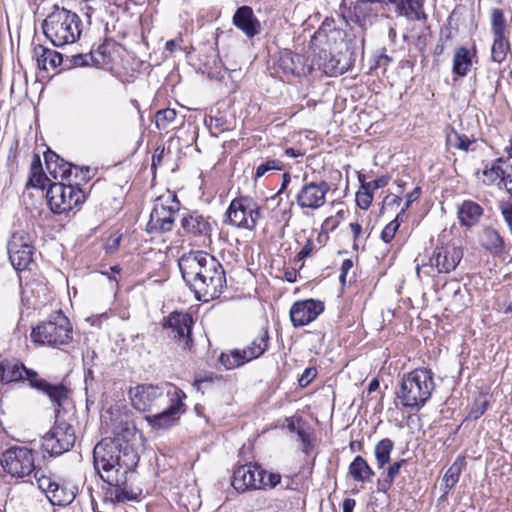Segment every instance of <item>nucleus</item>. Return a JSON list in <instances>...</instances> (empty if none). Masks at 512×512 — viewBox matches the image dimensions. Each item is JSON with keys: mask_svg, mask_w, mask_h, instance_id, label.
I'll return each instance as SVG.
<instances>
[{"mask_svg": "<svg viewBox=\"0 0 512 512\" xmlns=\"http://www.w3.org/2000/svg\"><path fill=\"white\" fill-rule=\"evenodd\" d=\"M134 435V428L120 426L113 437L102 439L94 447V468L110 486L105 492V501L124 503L138 496L128 484V475L138 462L137 452L130 443Z\"/></svg>", "mask_w": 512, "mask_h": 512, "instance_id": "f257e3e1", "label": "nucleus"}, {"mask_svg": "<svg viewBox=\"0 0 512 512\" xmlns=\"http://www.w3.org/2000/svg\"><path fill=\"white\" fill-rule=\"evenodd\" d=\"M182 278L197 300L217 299L226 288V274L222 264L210 253L191 251L178 260Z\"/></svg>", "mask_w": 512, "mask_h": 512, "instance_id": "f03ea898", "label": "nucleus"}, {"mask_svg": "<svg viewBox=\"0 0 512 512\" xmlns=\"http://www.w3.org/2000/svg\"><path fill=\"white\" fill-rule=\"evenodd\" d=\"M22 380L28 381L31 388L46 394L58 407L63 406L68 398V389L63 384H50L40 378L36 371L26 368L22 362L16 359L0 360L1 383L7 384Z\"/></svg>", "mask_w": 512, "mask_h": 512, "instance_id": "7ed1b4c3", "label": "nucleus"}, {"mask_svg": "<svg viewBox=\"0 0 512 512\" xmlns=\"http://www.w3.org/2000/svg\"><path fill=\"white\" fill-rule=\"evenodd\" d=\"M434 389L431 369L417 368L402 376L396 397L404 409L417 412L429 401Z\"/></svg>", "mask_w": 512, "mask_h": 512, "instance_id": "20e7f679", "label": "nucleus"}, {"mask_svg": "<svg viewBox=\"0 0 512 512\" xmlns=\"http://www.w3.org/2000/svg\"><path fill=\"white\" fill-rule=\"evenodd\" d=\"M80 23L81 20L76 13L54 5L42 23V29L54 46L63 47L76 42L80 37Z\"/></svg>", "mask_w": 512, "mask_h": 512, "instance_id": "39448f33", "label": "nucleus"}, {"mask_svg": "<svg viewBox=\"0 0 512 512\" xmlns=\"http://www.w3.org/2000/svg\"><path fill=\"white\" fill-rule=\"evenodd\" d=\"M72 334L73 329L70 320L59 310L32 329L31 339L41 345L58 347L70 343Z\"/></svg>", "mask_w": 512, "mask_h": 512, "instance_id": "423d86ee", "label": "nucleus"}, {"mask_svg": "<svg viewBox=\"0 0 512 512\" xmlns=\"http://www.w3.org/2000/svg\"><path fill=\"white\" fill-rule=\"evenodd\" d=\"M180 206L181 204L176 194L170 191L157 197L147 223V232L150 234H162L171 231Z\"/></svg>", "mask_w": 512, "mask_h": 512, "instance_id": "0eeeda50", "label": "nucleus"}, {"mask_svg": "<svg viewBox=\"0 0 512 512\" xmlns=\"http://www.w3.org/2000/svg\"><path fill=\"white\" fill-rule=\"evenodd\" d=\"M168 388V404L161 410L154 411V414L145 416L148 425L154 430L169 429L176 425L180 416L185 412L183 400L186 398L185 393L172 384H166Z\"/></svg>", "mask_w": 512, "mask_h": 512, "instance_id": "6e6552de", "label": "nucleus"}, {"mask_svg": "<svg viewBox=\"0 0 512 512\" xmlns=\"http://www.w3.org/2000/svg\"><path fill=\"white\" fill-rule=\"evenodd\" d=\"M130 399L132 406L140 412L153 413L159 411L166 404L170 396H168V388L153 384H142L130 389Z\"/></svg>", "mask_w": 512, "mask_h": 512, "instance_id": "1a4fd4ad", "label": "nucleus"}, {"mask_svg": "<svg viewBox=\"0 0 512 512\" xmlns=\"http://www.w3.org/2000/svg\"><path fill=\"white\" fill-rule=\"evenodd\" d=\"M260 206L249 196L233 199L226 211V223L237 228L253 230L260 219Z\"/></svg>", "mask_w": 512, "mask_h": 512, "instance_id": "9d476101", "label": "nucleus"}, {"mask_svg": "<svg viewBox=\"0 0 512 512\" xmlns=\"http://www.w3.org/2000/svg\"><path fill=\"white\" fill-rule=\"evenodd\" d=\"M47 200L52 212L63 214L84 202V192L77 185L53 183L47 190Z\"/></svg>", "mask_w": 512, "mask_h": 512, "instance_id": "9b49d317", "label": "nucleus"}, {"mask_svg": "<svg viewBox=\"0 0 512 512\" xmlns=\"http://www.w3.org/2000/svg\"><path fill=\"white\" fill-rule=\"evenodd\" d=\"M76 441L73 426L66 421L57 420L42 437L41 448L51 456H60L71 450Z\"/></svg>", "mask_w": 512, "mask_h": 512, "instance_id": "f8f14e48", "label": "nucleus"}, {"mask_svg": "<svg viewBox=\"0 0 512 512\" xmlns=\"http://www.w3.org/2000/svg\"><path fill=\"white\" fill-rule=\"evenodd\" d=\"M268 340V331L263 330L260 335L244 349H234L229 352L221 353L219 361L228 370L244 365L265 353L268 349Z\"/></svg>", "mask_w": 512, "mask_h": 512, "instance_id": "ddd939ff", "label": "nucleus"}, {"mask_svg": "<svg viewBox=\"0 0 512 512\" xmlns=\"http://www.w3.org/2000/svg\"><path fill=\"white\" fill-rule=\"evenodd\" d=\"M0 463L6 473L16 478H23L35 471L32 450L25 446H13L3 454Z\"/></svg>", "mask_w": 512, "mask_h": 512, "instance_id": "4468645a", "label": "nucleus"}, {"mask_svg": "<svg viewBox=\"0 0 512 512\" xmlns=\"http://www.w3.org/2000/svg\"><path fill=\"white\" fill-rule=\"evenodd\" d=\"M192 326V316L183 312L171 313L163 323V328L168 331V337L175 341L183 350L188 351H191L194 345Z\"/></svg>", "mask_w": 512, "mask_h": 512, "instance_id": "2eb2a0df", "label": "nucleus"}, {"mask_svg": "<svg viewBox=\"0 0 512 512\" xmlns=\"http://www.w3.org/2000/svg\"><path fill=\"white\" fill-rule=\"evenodd\" d=\"M7 249L9 260L16 270L30 269L33 263V246L28 233L24 231L13 233Z\"/></svg>", "mask_w": 512, "mask_h": 512, "instance_id": "dca6fc26", "label": "nucleus"}, {"mask_svg": "<svg viewBox=\"0 0 512 512\" xmlns=\"http://www.w3.org/2000/svg\"><path fill=\"white\" fill-rule=\"evenodd\" d=\"M266 471L256 464H245L238 467L232 478V486L238 492L262 489Z\"/></svg>", "mask_w": 512, "mask_h": 512, "instance_id": "f3484780", "label": "nucleus"}, {"mask_svg": "<svg viewBox=\"0 0 512 512\" xmlns=\"http://www.w3.org/2000/svg\"><path fill=\"white\" fill-rule=\"evenodd\" d=\"M463 258V250L455 244L437 246L430 257V266L435 267L439 273L454 271Z\"/></svg>", "mask_w": 512, "mask_h": 512, "instance_id": "a211bd4d", "label": "nucleus"}, {"mask_svg": "<svg viewBox=\"0 0 512 512\" xmlns=\"http://www.w3.org/2000/svg\"><path fill=\"white\" fill-rule=\"evenodd\" d=\"M324 308V303L320 300L297 301L290 308V320L294 327H303L313 322L324 311Z\"/></svg>", "mask_w": 512, "mask_h": 512, "instance_id": "6ab92c4d", "label": "nucleus"}, {"mask_svg": "<svg viewBox=\"0 0 512 512\" xmlns=\"http://www.w3.org/2000/svg\"><path fill=\"white\" fill-rule=\"evenodd\" d=\"M329 190L325 181L305 183L296 195L297 204L301 208L318 209L325 204Z\"/></svg>", "mask_w": 512, "mask_h": 512, "instance_id": "aec40b11", "label": "nucleus"}, {"mask_svg": "<svg viewBox=\"0 0 512 512\" xmlns=\"http://www.w3.org/2000/svg\"><path fill=\"white\" fill-rule=\"evenodd\" d=\"M278 66L286 75L303 77L311 74L313 67L304 55L284 51L278 59Z\"/></svg>", "mask_w": 512, "mask_h": 512, "instance_id": "412c9836", "label": "nucleus"}, {"mask_svg": "<svg viewBox=\"0 0 512 512\" xmlns=\"http://www.w3.org/2000/svg\"><path fill=\"white\" fill-rule=\"evenodd\" d=\"M181 226L185 235L193 238L202 239L205 244L206 239L210 238L212 227L209 221L198 213H192L182 218Z\"/></svg>", "mask_w": 512, "mask_h": 512, "instance_id": "4be33fe9", "label": "nucleus"}, {"mask_svg": "<svg viewBox=\"0 0 512 512\" xmlns=\"http://www.w3.org/2000/svg\"><path fill=\"white\" fill-rule=\"evenodd\" d=\"M316 62L319 69L330 76L341 75L348 69V63L343 60L342 55L325 48L319 49L316 54Z\"/></svg>", "mask_w": 512, "mask_h": 512, "instance_id": "5701e85b", "label": "nucleus"}, {"mask_svg": "<svg viewBox=\"0 0 512 512\" xmlns=\"http://www.w3.org/2000/svg\"><path fill=\"white\" fill-rule=\"evenodd\" d=\"M483 214V207L473 200H464L457 205V219L463 228L471 229L477 226Z\"/></svg>", "mask_w": 512, "mask_h": 512, "instance_id": "b1692460", "label": "nucleus"}, {"mask_svg": "<svg viewBox=\"0 0 512 512\" xmlns=\"http://www.w3.org/2000/svg\"><path fill=\"white\" fill-rule=\"evenodd\" d=\"M233 24L249 38L254 37L261 31V24L253 9L249 6L244 5L236 10L233 16Z\"/></svg>", "mask_w": 512, "mask_h": 512, "instance_id": "393cba45", "label": "nucleus"}, {"mask_svg": "<svg viewBox=\"0 0 512 512\" xmlns=\"http://www.w3.org/2000/svg\"><path fill=\"white\" fill-rule=\"evenodd\" d=\"M82 115L84 122L94 128H101L104 124L103 105L95 95H86L82 102Z\"/></svg>", "mask_w": 512, "mask_h": 512, "instance_id": "a878e982", "label": "nucleus"}, {"mask_svg": "<svg viewBox=\"0 0 512 512\" xmlns=\"http://www.w3.org/2000/svg\"><path fill=\"white\" fill-rule=\"evenodd\" d=\"M44 159L48 173L55 180H67L71 176L72 170L78 171L77 166L66 162L59 155L50 150L44 154Z\"/></svg>", "mask_w": 512, "mask_h": 512, "instance_id": "bb28decb", "label": "nucleus"}, {"mask_svg": "<svg viewBox=\"0 0 512 512\" xmlns=\"http://www.w3.org/2000/svg\"><path fill=\"white\" fill-rule=\"evenodd\" d=\"M394 5L397 16H404L411 21H425V0H388Z\"/></svg>", "mask_w": 512, "mask_h": 512, "instance_id": "cd10ccee", "label": "nucleus"}, {"mask_svg": "<svg viewBox=\"0 0 512 512\" xmlns=\"http://www.w3.org/2000/svg\"><path fill=\"white\" fill-rule=\"evenodd\" d=\"M479 243L485 250L493 255H500L504 252V239L494 228H483L479 234Z\"/></svg>", "mask_w": 512, "mask_h": 512, "instance_id": "c85d7f7f", "label": "nucleus"}, {"mask_svg": "<svg viewBox=\"0 0 512 512\" xmlns=\"http://www.w3.org/2000/svg\"><path fill=\"white\" fill-rule=\"evenodd\" d=\"M33 53L38 67L42 70L48 71L50 68L54 69L62 63V55L60 53L46 48L43 45L35 46Z\"/></svg>", "mask_w": 512, "mask_h": 512, "instance_id": "c756f323", "label": "nucleus"}, {"mask_svg": "<svg viewBox=\"0 0 512 512\" xmlns=\"http://www.w3.org/2000/svg\"><path fill=\"white\" fill-rule=\"evenodd\" d=\"M371 13L372 10L366 4L357 1L352 7L343 11L342 15L346 22H353L365 29L370 22Z\"/></svg>", "mask_w": 512, "mask_h": 512, "instance_id": "7c9ffc66", "label": "nucleus"}, {"mask_svg": "<svg viewBox=\"0 0 512 512\" xmlns=\"http://www.w3.org/2000/svg\"><path fill=\"white\" fill-rule=\"evenodd\" d=\"M349 475L357 482H369L374 475V471L368 462L360 455L356 456L348 468Z\"/></svg>", "mask_w": 512, "mask_h": 512, "instance_id": "2f4dec72", "label": "nucleus"}, {"mask_svg": "<svg viewBox=\"0 0 512 512\" xmlns=\"http://www.w3.org/2000/svg\"><path fill=\"white\" fill-rule=\"evenodd\" d=\"M471 66L472 57L470 55V51L464 46L457 48L453 57V73L460 77H464L469 73Z\"/></svg>", "mask_w": 512, "mask_h": 512, "instance_id": "473e14b6", "label": "nucleus"}, {"mask_svg": "<svg viewBox=\"0 0 512 512\" xmlns=\"http://www.w3.org/2000/svg\"><path fill=\"white\" fill-rule=\"evenodd\" d=\"M108 45L103 43L98 46L96 50L91 51L89 54L77 55L73 57V62L77 66H85L90 63L101 64L105 63Z\"/></svg>", "mask_w": 512, "mask_h": 512, "instance_id": "72a5a7b5", "label": "nucleus"}, {"mask_svg": "<svg viewBox=\"0 0 512 512\" xmlns=\"http://www.w3.org/2000/svg\"><path fill=\"white\" fill-rule=\"evenodd\" d=\"M394 444L389 438L380 440L374 448V456L377 462L378 468H383L390 462V455L393 450Z\"/></svg>", "mask_w": 512, "mask_h": 512, "instance_id": "f704fd0d", "label": "nucleus"}, {"mask_svg": "<svg viewBox=\"0 0 512 512\" xmlns=\"http://www.w3.org/2000/svg\"><path fill=\"white\" fill-rule=\"evenodd\" d=\"M474 142V138H470L465 134H460L453 128H451L450 132L446 135L447 145L458 150L467 152Z\"/></svg>", "mask_w": 512, "mask_h": 512, "instance_id": "c9c22d12", "label": "nucleus"}, {"mask_svg": "<svg viewBox=\"0 0 512 512\" xmlns=\"http://www.w3.org/2000/svg\"><path fill=\"white\" fill-rule=\"evenodd\" d=\"M47 498L53 505L66 506L73 501L74 494L56 483Z\"/></svg>", "mask_w": 512, "mask_h": 512, "instance_id": "e433bc0d", "label": "nucleus"}, {"mask_svg": "<svg viewBox=\"0 0 512 512\" xmlns=\"http://www.w3.org/2000/svg\"><path fill=\"white\" fill-rule=\"evenodd\" d=\"M46 176L42 172V165L39 155L35 154L30 167L29 182L32 187L44 188Z\"/></svg>", "mask_w": 512, "mask_h": 512, "instance_id": "4c0bfd02", "label": "nucleus"}, {"mask_svg": "<svg viewBox=\"0 0 512 512\" xmlns=\"http://www.w3.org/2000/svg\"><path fill=\"white\" fill-rule=\"evenodd\" d=\"M504 164H506V161L503 158H498L493 161L491 167L483 171V175L485 176L483 182L492 184L497 180H502V177H504Z\"/></svg>", "mask_w": 512, "mask_h": 512, "instance_id": "58836bf2", "label": "nucleus"}, {"mask_svg": "<svg viewBox=\"0 0 512 512\" xmlns=\"http://www.w3.org/2000/svg\"><path fill=\"white\" fill-rule=\"evenodd\" d=\"M509 51V42L505 36H495L491 49L493 61L501 63L505 60Z\"/></svg>", "mask_w": 512, "mask_h": 512, "instance_id": "ea45409f", "label": "nucleus"}, {"mask_svg": "<svg viewBox=\"0 0 512 512\" xmlns=\"http://www.w3.org/2000/svg\"><path fill=\"white\" fill-rule=\"evenodd\" d=\"M176 118L177 113L175 109L166 108L159 110L155 115L156 127L159 130H168Z\"/></svg>", "mask_w": 512, "mask_h": 512, "instance_id": "a19ab883", "label": "nucleus"}, {"mask_svg": "<svg viewBox=\"0 0 512 512\" xmlns=\"http://www.w3.org/2000/svg\"><path fill=\"white\" fill-rule=\"evenodd\" d=\"M461 465L453 463L443 476V491L447 494L459 481Z\"/></svg>", "mask_w": 512, "mask_h": 512, "instance_id": "79ce46f5", "label": "nucleus"}, {"mask_svg": "<svg viewBox=\"0 0 512 512\" xmlns=\"http://www.w3.org/2000/svg\"><path fill=\"white\" fill-rule=\"evenodd\" d=\"M491 29L494 33V36H505L506 19L504 12L499 8L492 9Z\"/></svg>", "mask_w": 512, "mask_h": 512, "instance_id": "37998d69", "label": "nucleus"}, {"mask_svg": "<svg viewBox=\"0 0 512 512\" xmlns=\"http://www.w3.org/2000/svg\"><path fill=\"white\" fill-rule=\"evenodd\" d=\"M373 200V194L364 184L361 185L359 191L356 193V203L358 207L367 210Z\"/></svg>", "mask_w": 512, "mask_h": 512, "instance_id": "c03bdc74", "label": "nucleus"}, {"mask_svg": "<svg viewBox=\"0 0 512 512\" xmlns=\"http://www.w3.org/2000/svg\"><path fill=\"white\" fill-rule=\"evenodd\" d=\"M33 472L38 487L46 494V496H48L56 482L52 481V479L49 476H46L41 470L35 469Z\"/></svg>", "mask_w": 512, "mask_h": 512, "instance_id": "a18cd8bd", "label": "nucleus"}, {"mask_svg": "<svg viewBox=\"0 0 512 512\" xmlns=\"http://www.w3.org/2000/svg\"><path fill=\"white\" fill-rule=\"evenodd\" d=\"M401 216L397 214L396 218L389 222L381 232V239L385 243H389L395 236L396 231L400 226L399 218Z\"/></svg>", "mask_w": 512, "mask_h": 512, "instance_id": "49530a36", "label": "nucleus"}, {"mask_svg": "<svg viewBox=\"0 0 512 512\" xmlns=\"http://www.w3.org/2000/svg\"><path fill=\"white\" fill-rule=\"evenodd\" d=\"M282 167H281V164L279 161L277 160H268L264 163H261L257 169H256V173H255V177L256 178H260L262 176H264L268 171H272V170H281Z\"/></svg>", "mask_w": 512, "mask_h": 512, "instance_id": "de8ad7c7", "label": "nucleus"}, {"mask_svg": "<svg viewBox=\"0 0 512 512\" xmlns=\"http://www.w3.org/2000/svg\"><path fill=\"white\" fill-rule=\"evenodd\" d=\"M316 250H318V249H317V246L314 243L313 239L308 238L305 245L295 256V261L301 262L304 258L311 256L314 253V251H316Z\"/></svg>", "mask_w": 512, "mask_h": 512, "instance_id": "09e8293b", "label": "nucleus"}, {"mask_svg": "<svg viewBox=\"0 0 512 512\" xmlns=\"http://www.w3.org/2000/svg\"><path fill=\"white\" fill-rule=\"evenodd\" d=\"M297 436H298V440L302 444V451L305 454H308L313 448L310 433L306 429L297 430Z\"/></svg>", "mask_w": 512, "mask_h": 512, "instance_id": "8fccbe9b", "label": "nucleus"}, {"mask_svg": "<svg viewBox=\"0 0 512 512\" xmlns=\"http://www.w3.org/2000/svg\"><path fill=\"white\" fill-rule=\"evenodd\" d=\"M317 370L314 367H308L306 368L300 378L298 379V384L300 387H306L308 386L311 381L316 377Z\"/></svg>", "mask_w": 512, "mask_h": 512, "instance_id": "3c124183", "label": "nucleus"}, {"mask_svg": "<svg viewBox=\"0 0 512 512\" xmlns=\"http://www.w3.org/2000/svg\"><path fill=\"white\" fill-rule=\"evenodd\" d=\"M451 39V31L446 29V31H441L439 42L435 46L434 55L440 56L443 54L445 50V43Z\"/></svg>", "mask_w": 512, "mask_h": 512, "instance_id": "603ef678", "label": "nucleus"}, {"mask_svg": "<svg viewBox=\"0 0 512 512\" xmlns=\"http://www.w3.org/2000/svg\"><path fill=\"white\" fill-rule=\"evenodd\" d=\"M406 463L405 459H401L400 461L394 462L392 465L388 467L386 471H384L382 474L386 476V478H389L390 480L394 481L395 477L399 474V471L401 467Z\"/></svg>", "mask_w": 512, "mask_h": 512, "instance_id": "864d4df0", "label": "nucleus"}, {"mask_svg": "<svg viewBox=\"0 0 512 512\" xmlns=\"http://www.w3.org/2000/svg\"><path fill=\"white\" fill-rule=\"evenodd\" d=\"M421 194L420 187H415L408 195H407V201L404 205V207L401 209V211L398 213L400 216L404 215L406 210L410 207V205L416 201Z\"/></svg>", "mask_w": 512, "mask_h": 512, "instance_id": "5fc2aeb1", "label": "nucleus"}, {"mask_svg": "<svg viewBox=\"0 0 512 512\" xmlns=\"http://www.w3.org/2000/svg\"><path fill=\"white\" fill-rule=\"evenodd\" d=\"M501 215L512 234V203L501 206Z\"/></svg>", "mask_w": 512, "mask_h": 512, "instance_id": "6e6d98bb", "label": "nucleus"}, {"mask_svg": "<svg viewBox=\"0 0 512 512\" xmlns=\"http://www.w3.org/2000/svg\"><path fill=\"white\" fill-rule=\"evenodd\" d=\"M280 480L281 476L279 474L266 472L262 489H265L267 487L274 488L277 484L280 483Z\"/></svg>", "mask_w": 512, "mask_h": 512, "instance_id": "4d7b16f0", "label": "nucleus"}, {"mask_svg": "<svg viewBox=\"0 0 512 512\" xmlns=\"http://www.w3.org/2000/svg\"><path fill=\"white\" fill-rule=\"evenodd\" d=\"M393 481L389 478H386L383 474L377 480V491L382 493H387L392 487Z\"/></svg>", "mask_w": 512, "mask_h": 512, "instance_id": "13d9d810", "label": "nucleus"}, {"mask_svg": "<svg viewBox=\"0 0 512 512\" xmlns=\"http://www.w3.org/2000/svg\"><path fill=\"white\" fill-rule=\"evenodd\" d=\"M207 123L210 128H215L218 131L225 129V119L222 116H211Z\"/></svg>", "mask_w": 512, "mask_h": 512, "instance_id": "bf43d9fd", "label": "nucleus"}, {"mask_svg": "<svg viewBox=\"0 0 512 512\" xmlns=\"http://www.w3.org/2000/svg\"><path fill=\"white\" fill-rule=\"evenodd\" d=\"M388 178L387 177H379L373 181H370L368 183H363L368 189H370L371 191L372 190H375V189H379V188H383L385 187L387 184H388Z\"/></svg>", "mask_w": 512, "mask_h": 512, "instance_id": "052dcab7", "label": "nucleus"}, {"mask_svg": "<svg viewBox=\"0 0 512 512\" xmlns=\"http://www.w3.org/2000/svg\"><path fill=\"white\" fill-rule=\"evenodd\" d=\"M506 299H505V313L512 315V285L508 286L505 289Z\"/></svg>", "mask_w": 512, "mask_h": 512, "instance_id": "680f3d73", "label": "nucleus"}, {"mask_svg": "<svg viewBox=\"0 0 512 512\" xmlns=\"http://www.w3.org/2000/svg\"><path fill=\"white\" fill-rule=\"evenodd\" d=\"M353 267V262L351 259H345L341 264V274L339 279L341 282H345L346 275L348 271Z\"/></svg>", "mask_w": 512, "mask_h": 512, "instance_id": "e2e57ef3", "label": "nucleus"}, {"mask_svg": "<svg viewBox=\"0 0 512 512\" xmlns=\"http://www.w3.org/2000/svg\"><path fill=\"white\" fill-rule=\"evenodd\" d=\"M486 408H487V402L484 401L477 408H473L470 411L469 417L473 418V419L479 418L481 415L484 414V412L486 411Z\"/></svg>", "mask_w": 512, "mask_h": 512, "instance_id": "0e129e2a", "label": "nucleus"}, {"mask_svg": "<svg viewBox=\"0 0 512 512\" xmlns=\"http://www.w3.org/2000/svg\"><path fill=\"white\" fill-rule=\"evenodd\" d=\"M401 201L402 198L397 195H388L384 200V204L386 206L399 205Z\"/></svg>", "mask_w": 512, "mask_h": 512, "instance_id": "69168bd1", "label": "nucleus"}, {"mask_svg": "<svg viewBox=\"0 0 512 512\" xmlns=\"http://www.w3.org/2000/svg\"><path fill=\"white\" fill-rule=\"evenodd\" d=\"M356 501L352 498H346L343 501V512H353Z\"/></svg>", "mask_w": 512, "mask_h": 512, "instance_id": "338daca9", "label": "nucleus"}, {"mask_svg": "<svg viewBox=\"0 0 512 512\" xmlns=\"http://www.w3.org/2000/svg\"><path fill=\"white\" fill-rule=\"evenodd\" d=\"M501 181L504 183L506 189L512 186V172H507L504 169V177H502Z\"/></svg>", "mask_w": 512, "mask_h": 512, "instance_id": "774afa93", "label": "nucleus"}]
</instances>
